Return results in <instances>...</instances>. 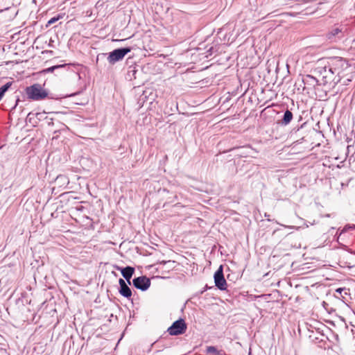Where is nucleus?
<instances>
[{
	"instance_id": "obj_2",
	"label": "nucleus",
	"mask_w": 355,
	"mask_h": 355,
	"mask_svg": "<svg viewBox=\"0 0 355 355\" xmlns=\"http://www.w3.org/2000/svg\"><path fill=\"white\" fill-rule=\"evenodd\" d=\"M328 61V67H331L334 69L335 74L340 79L344 76L345 70H347L349 64L348 62L341 57H332L327 59Z\"/></svg>"
},
{
	"instance_id": "obj_6",
	"label": "nucleus",
	"mask_w": 355,
	"mask_h": 355,
	"mask_svg": "<svg viewBox=\"0 0 355 355\" xmlns=\"http://www.w3.org/2000/svg\"><path fill=\"white\" fill-rule=\"evenodd\" d=\"M216 286L220 291H225L227 288V282L223 275V266H220L214 275Z\"/></svg>"
},
{
	"instance_id": "obj_24",
	"label": "nucleus",
	"mask_w": 355,
	"mask_h": 355,
	"mask_svg": "<svg viewBox=\"0 0 355 355\" xmlns=\"http://www.w3.org/2000/svg\"><path fill=\"white\" fill-rule=\"evenodd\" d=\"M130 72H132L133 73H135L136 72V70L134 68L132 71H128V73H130Z\"/></svg>"
},
{
	"instance_id": "obj_17",
	"label": "nucleus",
	"mask_w": 355,
	"mask_h": 355,
	"mask_svg": "<svg viewBox=\"0 0 355 355\" xmlns=\"http://www.w3.org/2000/svg\"><path fill=\"white\" fill-rule=\"evenodd\" d=\"M35 116L39 121H41V120H44L45 116H46V112H37L35 114Z\"/></svg>"
},
{
	"instance_id": "obj_13",
	"label": "nucleus",
	"mask_w": 355,
	"mask_h": 355,
	"mask_svg": "<svg viewBox=\"0 0 355 355\" xmlns=\"http://www.w3.org/2000/svg\"><path fill=\"white\" fill-rule=\"evenodd\" d=\"M12 84V82H8L0 87V101L4 96L5 93L11 87Z\"/></svg>"
},
{
	"instance_id": "obj_18",
	"label": "nucleus",
	"mask_w": 355,
	"mask_h": 355,
	"mask_svg": "<svg viewBox=\"0 0 355 355\" xmlns=\"http://www.w3.org/2000/svg\"><path fill=\"white\" fill-rule=\"evenodd\" d=\"M44 120L46 121V123L48 125H53V119L52 118L45 116Z\"/></svg>"
},
{
	"instance_id": "obj_20",
	"label": "nucleus",
	"mask_w": 355,
	"mask_h": 355,
	"mask_svg": "<svg viewBox=\"0 0 355 355\" xmlns=\"http://www.w3.org/2000/svg\"><path fill=\"white\" fill-rule=\"evenodd\" d=\"M343 291H345V288H338L336 290V292L338 293L339 294H341Z\"/></svg>"
},
{
	"instance_id": "obj_27",
	"label": "nucleus",
	"mask_w": 355,
	"mask_h": 355,
	"mask_svg": "<svg viewBox=\"0 0 355 355\" xmlns=\"http://www.w3.org/2000/svg\"><path fill=\"white\" fill-rule=\"evenodd\" d=\"M341 186L343 187L345 186V184H344L343 183H341Z\"/></svg>"
},
{
	"instance_id": "obj_8",
	"label": "nucleus",
	"mask_w": 355,
	"mask_h": 355,
	"mask_svg": "<svg viewBox=\"0 0 355 355\" xmlns=\"http://www.w3.org/2000/svg\"><path fill=\"white\" fill-rule=\"evenodd\" d=\"M132 284L136 288L145 291L150 287V280L146 276H141L133 279Z\"/></svg>"
},
{
	"instance_id": "obj_3",
	"label": "nucleus",
	"mask_w": 355,
	"mask_h": 355,
	"mask_svg": "<svg viewBox=\"0 0 355 355\" xmlns=\"http://www.w3.org/2000/svg\"><path fill=\"white\" fill-rule=\"evenodd\" d=\"M26 94L28 98L34 101L44 99L48 95L47 92L38 83L27 87L26 88Z\"/></svg>"
},
{
	"instance_id": "obj_22",
	"label": "nucleus",
	"mask_w": 355,
	"mask_h": 355,
	"mask_svg": "<svg viewBox=\"0 0 355 355\" xmlns=\"http://www.w3.org/2000/svg\"><path fill=\"white\" fill-rule=\"evenodd\" d=\"M212 51H213V47H210L208 50H207V52L209 53L210 55L212 54Z\"/></svg>"
},
{
	"instance_id": "obj_4",
	"label": "nucleus",
	"mask_w": 355,
	"mask_h": 355,
	"mask_svg": "<svg viewBox=\"0 0 355 355\" xmlns=\"http://www.w3.org/2000/svg\"><path fill=\"white\" fill-rule=\"evenodd\" d=\"M130 47H125L114 49L111 51L107 56V61L110 64H114L116 62L122 60L123 58L131 51Z\"/></svg>"
},
{
	"instance_id": "obj_16",
	"label": "nucleus",
	"mask_w": 355,
	"mask_h": 355,
	"mask_svg": "<svg viewBox=\"0 0 355 355\" xmlns=\"http://www.w3.org/2000/svg\"><path fill=\"white\" fill-rule=\"evenodd\" d=\"M64 66H65V64L52 66L51 67H49V68L46 69L45 70H44V72H47V73L53 72L55 69H58V68H61V67H64Z\"/></svg>"
},
{
	"instance_id": "obj_14",
	"label": "nucleus",
	"mask_w": 355,
	"mask_h": 355,
	"mask_svg": "<svg viewBox=\"0 0 355 355\" xmlns=\"http://www.w3.org/2000/svg\"><path fill=\"white\" fill-rule=\"evenodd\" d=\"M63 16L64 15L63 14H58L56 16L51 18L48 21H47V24H46V27L51 26V24L55 23L56 21H58L59 19H62L63 18Z\"/></svg>"
},
{
	"instance_id": "obj_10",
	"label": "nucleus",
	"mask_w": 355,
	"mask_h": 355,
	"mask_svg": "<svg viewBox=\"0 0 355 355\" xmlns=\"http://www.w3.org/2000/svg\"><path fill=\"white\" fill-rule=\"evenodd\" d=\"M115 268L116 270H121L122 276L125 279L128 284H130V280L135 272V268L131 266H126L122 268L118 266H116Z\"/></svg>"
},
{
	"instance_id": "obj_11",
	"label": "nucleus",
	"mask_w": 355,
	"mask_h": 355,
	"mask_svg": "<svg viewBox=\"0 0 355 355\" xmlns=\"http://www.w3.org/2000/svg\"><path fill=\"white\" fill-rule=\"evenodd\" d=\"M119 284L120 286L119 292L124 297L130 298L132 296V291L129 286L126 284L123 279H119Z\"/></svg>"
},
{
	"instance_id": "obj_9",
	"label": "nucleus",
	"mask_w": 355,
	"mask_h": 355,
	"mask_svg": "<svg viewBox=\"0 0 355 355\" xmlns=\"http://www.w3.org/2000/svg\"><path fill=\"white\" fill-rule=\"evenodd\" d=\"M301 82L303 83V90H305L306 88L309 89L315 87L318 85V80L311 75L303 76Z\"/></svg>"
},
{
	"instance_id": "obj_1",
	"label": "nucleus",
	"mask_w": 355,
	"mask_h": 355,
	"mask_svg": "<svg viewBox=\"0 0 355 355\" xmlns=\"http://www.w3.org/2000/svg\"><path fill=\"white\" fill-rule=\"evenodd\" d=\"M314 73L322 77V84L329 85L331 87H334L338 84V80L336 76L329 72V68L327 66V59H320L316 63L314 69Z\"/></svg>"
},
{
	"instance_id": "obj_12",
	"label": "nucleus",
	"mask_w": 355,
	"mask_h": 355,
	"mask_svg": "<svg viewBox=\"0 0 355 355\" xmlns=\"http://www.w3.org/2000/svg\"><path fill=\"white\" fill-rule=\"evenodd\" d=\"M292 119H293V113L290 110H286L284 114L283 118L281 121V123H282V125H287L291 123Z\"/></svg>"
},
{
	"instance_id": "obj_23",
	"label": "nucleus",
	"mask_w": 355,
	"mask_h": 355,
	"mask_svg": "<svg viewBox=\"0 0 355 355\" xmlns=\"http://www.w3.org/2000/svg\"><path fill=\"white\" fill-rule=\"evenodd\" d=\"M243 148H250V145H246V146H244Z\"/></svg>"
},
{
	"instance_id": "obj_28",
	"label": "nucleus",
	"mask_w": 355,
	"mask_h": 355,
	"mask_svg": "<svg viewBox=\"0 0 355 355\" xmlns=\"http://www.w3.org/2000/svg\"><path fill=\"white\" fill-rule=\"evenodd\" d=\"M271 14H272V13H268L266 17H268V16H269V15H270Z\"/></svg>"
},
{
	"instance_id": "obj_15",
	"label": "nucleus",
	"mask_w": 355,
	"mask_h": 355,
	"mask_svg": "<svg viewBox=\"0 0 355 355\" xmlns=\"http://www.w3.org/2000/svg\"><path fill=\"white\" fill-rule=\"evenodd\" d=\"M206 352L208 354H213L214 355H220V351L218 350L215 346H207Z\"/></svg>"
},
{
	"instance_id": "obj_25",
	"label": "nucleus",
	"mask_w": 355,
	"mask_h": 355,
	"mask_svg": "<svg viewBox=\"0 0 355 355\" xmlns=\"http://www.w3.org/2000/svg\"><path fill=\"white\" fill-rule=\"evenodd\" d=\"M238 148H240V147H234L233 148L230 149V151L235 150V149H238Z\"/></svg>"
},
{
	"instance_id": "obj_7",
	"label": "nucleus",
	"mask_w": 355,
	"mask_h": 355,
	"mask_svg": "<svg viewBox=\"0 0 355 355\" xmlns=\"http://www.w3.org/2000/svg\"><path fill=\"white\" fill-rule=\"evenodd\" d=\"M346 30L343 26L334 27L327 34V37L331 42H336L344 37V32Z\"/></svg>"
},
{
	"instance_id": "obj_19",
	"label": "nucleus",
	"mask_w": 355,
	"mask_h": 355,
	"mask_svg": "<svg viewBox=\"0 0 355 355\" xmlns=\"http://www.w3.org/2000/svg\"><path fill=\"white\" fill-rule=\"evenodd\" d=\"M327 66H328V61H327ZM327 68H329V72H330L331 73H332L333 75H334L335 76H336V78H338V83H340V78L339 77H338L337 74H335V73H334V69H331V67H327Z\"/></svg>"
},
{
	"instance_id": "obj_26",
	"label": "nucleus",
	"mask_w": 355,
	"mask_h": 355,
	"mask_svg": "<svg viewBox=\"0 0 355 355\" xmlns=\"http://www.w3.org/2000/svg\"><path fill=\"white\" fill-rule=\"evenodd\" d=\"M207 288H208V286H206L205 288H204V291H206Z\"/></svg>"
},
{
	"instance_id": "obj_5",
	"label": "nucleus",
	"mask_w": 355,
	"mask_h": 355,
	"mask_svg": "<svg viewBox=\"0 0 355 355\" xmlns=\"http://www.w3.org/2000/svg\"><path fill=\"white\" fill-rule=\"evenodd\" d=\"M187 326L184 319L180 318L175 321L167 329L168 334L171 336H178L183 334L187 330Z\"/></svg>"
},
{
	"instance_id": "obj_21",
	"label": "nucleus",
	"mask_w": 355,
	"mask_h": 355,
	"mask_svg": "<svg viewBox=\"0 0 355 355\" xmlns=\"http://www.w3.org/2000/svg\"><path fill=\"white\" fill-rule=\"evenodd\" d=\"M19 98H17V99L16 100V101H15V105L12 107V109H15V108L16 107V106L17 105V103H18V102H19Z\"/></svg>"
}]
</instances>
